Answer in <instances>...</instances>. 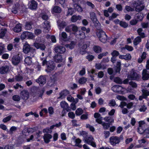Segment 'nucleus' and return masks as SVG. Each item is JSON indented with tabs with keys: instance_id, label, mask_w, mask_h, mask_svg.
Wrapping results in <instances>:
<instances>
[{
	"instance_id": "obj_44",
	"label": "nucleus",
	"mask_w": 149,
	"mask_h": 149,
	"mask_svg": "<svg viewBox=\"0 0 149 149\" xmlns=\"http://www.w3.org/2000/svg\"><path fill=\"white\" fill-rule=\"evenodd\" d=\"M113 81L115 82L118 84H121L123 83L122 80L118 77L114 78Z\"/></svg>"
},
{
	"instance_id": "obj_37",
	"label": "nucleus",
	"mask_w": 149,
	"mask_h": 149,
	"mask_svg": "<svg viewBox=\"0 0 149 149\" xmlns=\"http://www.w3.org/2000/svg\"><path fill=\"white\" fill-rule=\"evenodd\" d=\"M43 23L45 26L44 27V29L48 31V29L50 27V22L47 20L45 21Z\"/></svg>"
},
{
	"instance_id": "obj_15",
	"label": "nucleus",
	"mask_w": 149,
	"mask_h": 149,
	"mask_svg": "<svg viewBox=\"0 0 149 149\" xmlns=\"http://www.w3.org/2000/svg\"><path fill=\"white\" fill-rule=\"evenodd\" d=\"M52 138V135L48 133L45 134L43 136V139L45 142L46 143H48L50 141V139Z\"/></svg>"
},
{
	"instance_id": "obj_52",
	"label": "nucleus",
	"mask_w": 149,
	"mask_h": 149,
	"mask_svg": "<svg viewBox=\"0 0 149 149\" xmlns=\"http://www.w3.org/2000/svg\"><path fill=\"white\" fill-rule=\"evenodd\" d=\"M142 91L143 94L144 96H145L146 98H147V96L149 95V91L143 89Z\"/></svg>"
},
{
	"instance_id": "obj_45",
	"label": "nucleus",
	"mask_w": 149,
	"mask_h": 149,
	"mask_svg": "<svg viewBox=\"0 0 149 149\" xmlns=\"http://www.w3.org/2000/svg\"><path fill=\"white\" fill-rule=\"evenodd\" d=\"M102 125L103 126L104 129L105 130L108 129L110 127V124L109 123L103 122L102 123Z\"/></svg>"
},
{
	"instance_id": "obj_20",
	"label": "nucleus",
	"mask_w": 149,
	"mask_h": 149,
	"mask_svg": "<svg viewBox=\"0 0 149 149\" xmlns=\"http://www.w3.org/2000/svg\"><path fill=\"white\" fill-rule=\"evenodd\" d=\"M8 66H2L0 68V73L2 74H4L7 73L8 70Z\"/></svg>"
},
{
	"instance_id": "obj_7",
	"label": "nucleus",
	"mask_w": 149,
	"mask_h": 149,
	"mask_svg": "<svg viewBox=\"0 0 149 149\" xmlns=\"http://www.w3.org/2000/svg\"><path fill=\"white\" fill-rule=\"evenodd\" d=\"M19 54L13 56L12 59V62L13 65H18L22 60V56H20Z\"/></svg>"
},
{
	"instance_id": "obj_30",
	"label": "nucleus",
	"mask_w": 149,
	"mask_h": 149,
	"mask_svg": "<svg viewBox=\"0 0 149 149\" xmlns=\"http://www.w3.org/2000/svg\"><path fill=\"white\" fill-rule=\"evenodd\" d=\"M18 4H14L13 5L12 9V12L14 14H17L18 9Z\"/></svg>"
},
{
	"instance_id": "obj_55",
	"label": "nucleus",
	"mask_w": 149,
	"mask_h": 149,
	"mask_svg": "<svg viewBox=\"0 0 149 149\" xmlns=\"http://www.w3.org/2000/svg\"><path fill=\"white\" fill-rule=\"evenodd\" d=\"M119 53L118 51L116 50H113L111 53V55L113 56L116 57L119 55Z\"/></svg>"
},
{
	"instance_id": "obj_4",
	"label": "nucleus",
	"mask_w": 149,
	"mask_h": 149,
	"mask_svg": "<svg viewBox=\"0 0 149 149\" xmlns=\"http://www.w3.org/2000/svg\"><path fill=\"white\" fill-rule=\"evenodd\" d=\"M57 79V75L56 73L51 75L47 81V86L50 87L54 86L56 84Z\"/></svg>"
},
{
	"instance_id": "obj_17",
	"label": "nucleus",
	"mask_w": 149,
	"mask_h": 149,
	"mask_svg": "<svg viewBox=\"0 0 149 149\" xmlns=\"http://www.w3.org/2000/svg\"><path fill=\"white\" fill-rule=\"evenodd\" d=\"M70 92L67 89L63 90L61 91L59 93L60 96L58 97L57 98L59 99L61 98L62 97H65L66 96L69 94Z\"/></svg>"
},
{
	"instance_id": "obj_10",
	"label": "nucleus",
	"mask_w": 149,
	"mask_h": 149,
	"mask_svg": "<svg viewBox=\"0 0 149 149\" xmlns=\"http://www.w3.org/2000/svg\"><path fill=\"white\" fill-rule=\"evenodd\" d=\"M54 51L56 53L60 54L64 53L66 51V49L63 46H58L55 47Z\"/></svg>"
},
{
	"instance_id": "obj_24",
	"label": "nucleus",
	"mask_w": 149,
	"mask_h": 149,
	"mask_svg": "<svg viewBox=\"0 0 149 149\" xmlns=\"http://www.w3.org/2000/svg\"><path fill=\"white\" fill-rule=\"evenodd\" d=\"M76 43L74 41H72L70 44L65 45V47L67 48H69L71 49H73Z\"/></svg>"
},
{
	"instance_id": "obj_39",
	"label": "nucleus",
	"mask_w": 149,
	"mask_h": 149,
	"mask_svg": "<svg viewBox=\"0 0 149 149\" xmlns=\"http://www.w3.org/2000/svg\"><path fill=\"white\" fill-rule=\"evenodd\" d=\"M7 31V29H1V32L0 33V38H2L5 36Z\"/></svg>"
},
{
	"instance_id": "obj_32",
	"label": "nucleus",
	"mask_w": 149,
	"mask_h": 149,
	"mask_svg": "<svg viewBox=\"0 0 149 149\" xmlns=\"http://www.w3.org/2000/svg\"><path fill=\"white\" fill-rule=\"evenodd\" d=\"M53 11L56 13H60L61 11V8L58 6H54L52 9Z\"/></svg>"
},
{
	"instance_id": "obj_59",
	"label": "nucleus",
	"mask_w": 149,
	"mask_h": 149,
	"mask_svg": "<svg viewBox=\"0 0 149 149\" xmlns=\"http://www.w3.org/2000/svg\"><path fill=\"white\" fill-rule=\"evenodd\" d=\"M48 111L50 115H52L54 113V108L52 107H49L48 109Z\"/></svg>"
},
{
	"instance_id": "obj_36",
	"label": "nucleus",
	"mask_w": 149,
	"mask_h": 149,
	"mask_svg": "<svg viewBox=\"0 0 149 149\" xmlns=\"http://www.w3.org/2000/svg\"><path fill=\"white\" fill-rule=\"evenodd\" d=\"M32 23L31 22H27L25 26V28L27 30H30L32 28Z\"/></svg>"
},
{
	"instance_id": "obj_14",
	"label": "nucleus",
	"mask_w": 149,
	"mask_h": 149,
	"mask_svg": "<svg viewBox=\"0 0 149 149\" xmlns=\"http://www.w3.org/2000/svg\"><path fill=\"white\" fill-rule=\"evenodd\" d=\"M38 3L35 0H31L29 6L30 9L32 10H36L37 9Z\"/></svg>"
},
{
	"instance_id": "obj_60",
	"label": "nucleus",
	"mask_w": 149,
	"mask_h": 149,
	"mask_svg": "<svg viewBox=\"0 0 149 149\" xmlns=\"http://www.w3.org/2000/svg\"><path fill=\"white\" fill-rule=\"evenodd\" d=\"M143 127H139L138 128V132L141 134H143L144 130L143 129Z\"/></svg>"
},
{
	"instance_id": "obj_33",
	"label": "nucleus",
	"mask_w": 149,
	"mask_h": 149,
	"mask_svg": "<svg viewBox=\"0 0 149 149\" xmlns=\"http://www.w3.org/2000/svg\"><path fill=\"white\" fill-rule=\"evenodd\" d=\"M83 113V110L81 108H77L75 111V114L77 116H79Z\"/></svg>"
},
{
	"instance_id": "obj_9",
	"label": "nucleus",
	"mask_w": 149,
	"mask_h": 149,
	"mask_svg": "<svg viewBox=\"0 0 149 149\" xmlns=\"http://www.w3.org/2000/svg\"><path fill=\"white\" fill-rule=\"evenodd\" d=\"M37 82L41 86L44 85L46 82V78L45 75H41L36 80Z\"/></svg>"
},
{
	"instance_id": "obj_8",
	"label": "nucleus",
	"mask_w": 149,
	"mask_h": 149,
	"mask_svg": "<svg viewBox=\"0 0 149 149\" xmlns=\"http://www.w3.org/2000/svg\"><path fill=\"white\" fill-rule=\"evenodd\" d=\"M135 10L136 12H141L145 8V5L142 1H138L135 3Z\"/></svg>"
},
{
	"instance_id": "obj_27",
	"label": "nucleus",
	"mask_w": 149,
	"mask_h": 149,
	"mask_svg": "<svg viewBox=\"0 0 149 149\" xmlns=\"http://www.w3.org/2000/svg\"><path fill=\"white\" fill-rule=\"evenodd\" d=\"M60 106L63 109H66L67 108L69 109L68 104L64 101H62L61 102Z\"/></svg>"
},
{
	"instance_id": "obj_43",
	"label": "nucleus",
	"mask_w": 149,
	"mask_h": 149,
	"mask_svg": "<svg viewBox=\"0 0 149 149\" xmlns=\"http://www.w3.org/2000/svg\"><path fill=\"white\" fill-rule=\"evenodd\" d=\"M87 81L86 78L85 77H82L79 79L78 82L80 84H84Z\"/></svg>"
},
{
	"instance_id": "obj_16",
	"label": "nucleus",
	"mask_w": 149,
	"mask_h": 149,
	"mask_svg": "<svg viewBox=\"0 0 149 149\" xmlns=\"http://www.w3.org/2000/svg\"><path fill=\"white\" fill-rule=\"evenodd\" d=\"M142 78L143 80H148L149 78V72L146 69H144L142 71Z\"/></svg>"
},
{
	"instance_id": "obj_29",
	"label": "nucleus",
	"mask_w": 149,
	"mask_h": 149,
	"mask_svg": "<svg viewBox=\"0 0 149 149\" xmlns=\"http://www.w3.org/2000/svg\"><path fill=\"white\" fill-rule=\"evenodd\" d=\"M143 31V29L141 28H139L137 30V32L138 34L141 38H143L146 37V36L144 33L142 32Z\"/></svg>"
},
{
	"instance_id": "obj_54",
	"label": "nucleus",
	"mask_w": 149,
	"mask_h": 149,
	"mask_svg": "<svg viewBox=\"0 0 149 149\" xmlns=\"http://www.w3.org/2000/svg\"><path fill=\"white\" fill-rule=\"evenodd\" d=\"M65 110L67 111H70V109L68 108H67L66 109H63L61 112L62 117L64 116L67 113Z\"/></svg>"
},
{
	"instance_id": "obj_18",
	"label": "nucleus",
	"mask_w": 149,
	"mask_h": 149,
	"mask_svg": "<svg viewBox=\"0 0 149 149\" xmlns=\"http://www.w3.org/2000/svg\"><path fill=\"white\" fill-rule=\"evenodd\" d=\"M128 77L131 80H135L138 77V75L136 72L132 71L128 76Z\"/></svg>"
},
{
	"instance_id": "obj_47",
	"label": "nucleus",
	"mask_w": 149,
	"mask_h": 149,
	"mask_svg": "<svg viewBox=\"0 0 149 149\" xmlns=\"http://www.w3.org/2000/svg\"><path fill=\"white\" fill-rule=\"evenodd\" d=\"M68 117L72 119H74L75 116V113L72 111H70L68 113Z\"/></svg>"
},
{
	"instance_id": "obj_23",
	"label": "nucleus",
	"mask_w": 149,
	"mask_h": 149,
	"mask_svg": "<svg viewBox=\"0 0 149 149\" xmlns=\"http://www.w3.org/2000/svg\"><path fill=\"white\" fill-rule=\"evenodd\" d=\"M33 57L30 56L26 57L24 60L25 64H26L27 65H31L32 63V57Z\"/></svg>"
},
{
	"instance_id": "obj_34",
	"label": "nucleus",
	"mask_w": 149,
	"mask_h": 149,
	"mask_svg": "<svg viewBox=\"0 0 149 149\" xmlns=\"http://www.w3.org/2000/svg\"><path fill=\"white\" fill-rule=\"evenodd\" d=\"M102 49L100 47L98 46H94V51L96 53H99L102 52Z\"/></svg>"
},
{
	"instance_id": "obj_12",
	"label": "nucleus",
	"mask_w": 149,
	"mask_h": 149,
	"mask_svg": "<svg viewBox=\"0 0 149 149\" xmlns=\"http://www.w3.org/2000/svg\"><path fill=\"white\" fill-rule=\"evenodd\" d=\"M93 137L91 135L88 136L85 139H83V140L84 142L88 144H90L91 146L93 147Z\"/></svg>"
},
{
	"instance_id": "obj_31",
	"label": "nucleus",
	"mask_w": 149,
	"mask_h": 149,
	"mask_svg": "<svg viewBox=\"0 0 149 149\" xmlns=\"http://www.w3.org/2000/svg\"><path fill=\"white\" fill-rule=\"evenodd\" d=\"M25 129H25V130L22 131V133L25 136H26V133L27 132L29 134L31 133H32L33 132V128L29 127L25 128Z\"/></svg>"
},
{
	"instance_id": "obj_1",
	"label": "nucleus",
	"mask_w": 149,
	"mask_h": 149,
	"mask_svg": "<svg viewBox=\"0 0 149 149\" xmlns=\"http://www.w3.org/2000/svg\"><path fill=\"white\" fill-rule=\"evenodd\" d=\"M41 59L42 61V65H47V69H46L47 72H50L54 69L55 65L53 61L50 60L47 61V57L41 58Z\"/></svg>"
},
{
	"instance_id": "obj_50",
	"label": "nucleus",
	"mask_w": 149,
	"mask_h": 149,
	"mask_svg": "<svg viewBox=\"0 0 149 149\" xmlns=\"http://www.w3.org/2000/svg\"><path fill=\"white\" fill-rule=\"evenodd\" d=\"M12 99L14 101H19L20 100V97L18 95H15L13 96Z\"/></svg>"
},
{
	"instance_id": "obj_5",
	"label": "nucleus",
	"mask_w": 149,
	"mask_h": 149,
	"mask_svg": "<svg viewBox=\"0 0 149 149\" xmlns=\"http://www.w3.org/2000/svg\"><path fill=\"white\" fill-rule=\"evenodd\" d=\"M123 139L122 136H120L118 137L116 136H112L109 139V142L113 146H115L117 144H118L121 140Z\"/></svg>"
},
{
	"instance_id": "obj_40",
	"label": "nucleus",
	"mask_w": 149,
	"mask_h": 149,
	"mask_svg": "<svg viewBox=\"0 0 149 149\" xmlns=\"http://www.w3.org/2000/svg\"><path fill=\"white\" fill-rule=\"evenodd\" d=\"M74 12V8H68V11L67 13V16L72 15Z\"/></svg>"
},
{
	"instance_id": "obj_58",
	"label": "nucleus",
	"mask_w": 149,
	"mask_h": 149,
	"mask_svg": "<svg viewBox=\"0 0 149 149\" xmlns=\"http://www.w3.org/2000/svg\"><path fill=\"white\" fill-rule=\"evenodd\" d=\"M95 90L96 93L97 94H100L102 92L101 88L98 87H96L95 88Z\"/></svg>"
},
{
	"instance_id": "obj_35",
	"label": "nucleus",
	"mask_w": 149,
	"mask_h": 149,
	"mask_svg": "<svg viewBox=\"0 0 149 149\" xmlns=\"http://www.w3.org/2000/svg\"><path fill=\"white\" fill-rule=\"evenodd\" d=\"M143 135L144 138H149V128L144 130Z\"/></svg>"
},
{
	"instance_id": "obj_51",
	"label": "nucleus",
	"mask_w": 149,
	"mask_h": 149,
	"mask_svg": "<svg viewBox=\"0 0 149 149\" xmlns=\"http://www.w3.org/2000/svg\"><path fill=\"white\" fill-rule=\"evenodd\" d=\"M108 54V53L107 52L100 54L98 56L97 58L99 59H101L102 58L103 56H106Z\"/></svg>"
},
{
	"instance_id": "obj_28",
	"label": "nucleus",
	"mask_w": 149,
	"mask_h": 149,
	"mask_svg": "<svg viewBox=\"0 0 149 149\" xmlns=\"http://www.w3.org/2000/svg\"><path fill=\"white\" fill-rule=\"evenodd\" d=\"M104 120L105 121L108 122V123L110 124L114 122V119L110 116L106 117L104 118Z\"/></svg>"
},
{
	"instance_id": "obj_61",
	"label": "nucleus",
	"mask_w": 149,
	"mask_h": 149,
	"mask_svg": "<svg viewBox=\"0 0 149 149\" xmlns=\"http://www.w3.org/2000/svg\"><path fill=\"white\" fill-rule=\"evenodd\" d=\"M15 79L17 81H22L23 77L22 76L19 75L15 76Z\"/></svg>"
},
{
	"instance_id": "obj_48",
	"label": "nucleus",
	"mask_w": 149,
	"mask_h": 149,
	"mask_svg": "<svg viewBox=\"0 0 149 149\" xmlns=\"http://www.w3.org/2000/svg\"><path fill=\"white\" fill-rule=\"evenodd\" d=\"M140 108L139 109V110L140 112H145L147 109L146 106L144 105H141L140 107Z\"/></svg>"
},
{
	"instance_id": "obj_26",
	"label": "nucleus",
	"mask_w": 149,
	"mask_h": 149,
	"mask_svg": "<svg viewBox=\"0 0 149 149\" xmlns=\"http://www.w3.org/2000/svg\"><path fill=\"white\" fill-rule=\"evenodd\" d=\"M146 54L145 52H143L142 54L141 55V58H139L138 60V62L140 63L142 62L143 60L146 58Z\"/></svg>"
},
{
	"instance_id": "obj_63",
	"label": "nucleus",
	"mask_w": 149,
	"mask_h": 149,
	"mask_svg": "<svg viewBox=\"0 0 149 149\" xmlns=\"http://www.w3.org/2000/svg\"><path fill=\"white\" fill-rule=\"evenodd\" d=\"M124 48L127 49L129 51H132L133 49V48L132 47L128 45H126Z\"/></svg>"
},
{
	"instance_id": "obj_3",
	"label": "nucleus",
	"mask_w": 149,
	"mask_h": 149,
	"mask_svg": "<svg viewBox=\"0 0 149 149\" xmlns=\"http://www.w3.org/2000/svg\"><path fill=\"white\" fill-rule=\"evenodd\" d=\"M96 35L102 42L105 43L107 40V36L105 32L102 30H99L96 32Z\"/></svg>"
},
{
	"instance_id": "obj_21",
	"label": "nucleus",
	"mask_w": 149,
	"mask_h": 149,
	"mask_svg": "<svg viewBox=\"0 0 149 149\" xmlns=\"http://www.w3.org/2000/svg\"><path fill=\"white\" fill-rule=\"evenodd\" d=\"M95 20H96V21L95 23H94V24L95 26L97 29V31L99 30H102L101 29V26L100 24L99 23L98 21L97 20L96 17L94 15V21Z\"/></svg>"
},
{
	"instance_id": "obj_41",
	"label": "nucleus",
	"mask_w": 149,
	"mask_h": 149,
	"mask_svg": "<svg viewBox=\"0 0 149 149\" xmlns=\"http://www.w3.org/2000/svg\"><path fill=\"white\" fill-rule=\"evenodd\" d=\"M6 51V49L4 45H0V56L1 55Z\"/></svg>"
},
{
	"instance_id": "obj_22",
	"label": "nucleus",
	"mask_w": 149,
	"mask_h": 149,
	"mask_svg": "<svg viewBox=\"0 0 149 149\" xmlns=\"http://www.w3.org/2000/svg\"><path fill=\"white\" fill-rule=\"evenodd\" d=\"M122 87L119 85L114 86L111 88V89L114 92H117L122 90Z\"/></svg>"
},
{
	"instance_id": "obj_13",
	"label": "nucleus",
	"mask_w": 149,
	"mask_h": 149,
	"mask_svg": "<svg viewBox=\"0 0 149 149\" xmlns=\"http://www.w3.org/2000/svg\"><path fill=\"white\" fill-rule=\"evenodd\" d=\"M54 61L58 63H61L63 60H65V58H63L62 55L57 54L54 56Z\"/></svg>"
},
{
	"instance_id": "obj_53",
	"label": "nucleus",
	"mask_w": 149,
	"mask_h": 149,
	"mask_svg": "<svg viewBox=\"0 0 149 149\" xmlns=\"http://www.w3.org/2000/svg\"><path fill=\"white\" fill-rule=\"evenodd\" d=\"M137 19H139V21H141L143 18V15L141 13H138L136 15Z\"/></svg>"
},
{
	"instance_id": "obj_38",
	"label": "nucleus",
	"mask_w": 149,
	"mask_h": 149,
	"mask_svg": "<svg viewBox=\"0 0 149 149\" xmlns=\"http://www.w3.org/2000/svg\"><path fill=\"white\" fill-rule=\"evenodd\" d=\"M87 47V45L86 44H84L81 47V50L80 51V53L82 54H84L86 53V49Z\"/></svg>"
},
{
	"instance_id": "obj_6",
	"label": "nucleus",
	"mask_w": 149,
	"mask_h": 149,
	"mask_svg": "<svg viewBox=\"0 0 149 149\" xmlns=\"http://www.w3.org/2000/svg\"><path fill=\"white\" fill-rule=\"evenodd\" d=\"M34 37L33 33L31 32L25 31L23 32L21 36V38L22 40L32 39Z\"/></svg>"
},
{
	"instance_id": "obj_46",
	"label": "nucleus",
	"mask_w": 149,
	"mask_h": 149,
	"mask_svg": "<svg viewBox=\"0 0 149 149\" xmlns=\"http://www.w3.org/2000/svg\"><path fill=\"white\" fill-rule=\"evenodd\" d=\"M80 135L83 136V139H85L88 136V133L85 131L82 130L80 132Z\"/></svg>"
},
{
	"instance_id": "obj_11",
	"label": "nucleus",
	"mask_w": 149,
	"mask_h": 149,
	"mask_svg": "<svg viewBox=\"0 0 149 149\" xmlns=\"http://www.w3.org/2000/svg\"><path fill=\"white\" fill-rule=\"evenodd\" d=\"M20 96L22 98L23 100H27L29 97V93L27 90H23L21 92Z\"/></svg>"
},
{
	"instance_id": "obj_19",
	"label": "nucleus",
	"mask_w": 149,
	"mask_h": 149,
	"mask_svg": "<svg viewBox=\"0 0 149 149\" xmlns=\"http://www.w3.org/2000/svg\"><path fill=\"white\" fill-rule=\"evenodd\" d=\"M22 24L19 23L17 24L13 29V30L15 33H19L22 30Z\"/></svg>"
},
{
	"instance_id": "obj_2",
	"label": "nucleus",
	"mask_w": 149,
	"mask_h": 149,
	"mask_svg": "<svg viewBox=\"0 0 149 149\" xmlns=\"http://www.w3.org/2000/svg\"><path fill=\"white\" fill-rule=\"evenodd\" d=\"M23 50L24 53L28 54L31 57H34L36 54V49L31 47L28 44L23 46Z\"/></svg>"
},
{
	"instance_id": "obj_25",
	"label": "nucleus",
	"mask_w": 149,
	"mask_h": 149,
	"mask_svg": "<svg viewBox=\"0 0 149 149\" xmlns=\"http://www.w3.org/2000/svg\"><path fill=\"white\" fill-rule=\"evenodd\" d=\"M81 19V17L80 15L77 16L76 15H73L71 18V20L73 22H76L78 20H80Z\"/></svg>"
},
{
	"instance_id": "obj_57",
	"label": "nucleus",
	"mask_w": 149,
	"mask_h": 149,
	"mask_svg": "<svg viewBox=\"0 0 149 149\" xmlns=\"http://www.w3.org/2000/svg\"><path fill=\"white\" fill-rule=\"evenodd\" d=\"M120 24L121 26L125 28L127 27L128 26V25L127 23L126 22L121 21L120 22Z\"/></svg>"
},
{
	"instance_id": "obj_42",
	"label": "nucleus",
	"mask_w": 149,
	"mask_h": 149,
	"mask_svg": "<svg viewBox=\"0 0 149 149\" xmlns=\"http://www.w3.org/2000/svg\"><path fill=\"white\" fill-rule=\"evenodd\" d=\"M141 41L140 37L138 36L135 38L134 41V44L135 45H137Z\"/></svg>"
},
{
	"instance_id": "obj_56",
	"label": "nucleus",
	"mask_w": 149,
	"mask_h": 149,
	"mask_svg": "<svg viewBox=\"0 0 149 149\" xmlns=\"http://www.w3.org/2000/svg\"><path fill=\"white\" fill-rule=\"evenodd\" d=\"M11 116H9L3 119V122L4 123H6L8 121H10L11 118Z\"/></svg>"
},
{
	"instance_id": "obj_49",
	"label": "nucleus",
	"mask_w": 149,
	"mask_h": 149,
	"mask_svg": "<svg viewBox=\"0 0 149 149\" xmlns=\"http://www.w3.org/2000/svg\"><path fill=\"white\" fill-rule=\"evenodd\" d=\"M116 102L114 100L112 99L110 100L108 103L109 106L114 107L116 105Z\"/></svg>"
},
{
	"instance_id": "obj_64",
	"label": "nucleus",
	"mask_w": 149,
	"mask_h": 149,
	"mask_svg": "<svg viewBox=\"0 0 149 149\" xmlns=\"http://www.w3.org/2000/svg\"><path fill=\"white\" fill-rule=\"evenodd\" d=\"M67 35L66 33L65 32H63L61 33V39L64 41L65 39L67 38Z\"/></svg>"
},
{
	"instance_id": "obj_62",
	"label": "nucleus",
	"mask_w": 149,
	"mask_h": 149,
	"mask_svg": "<svg viewBox=\"0 0 149 149\" xmlns=\"http://www.w3.org/2000/svg\"><path fill=\"white\" fill-rule=\"evenodd\" d=\"M125 9L128 12L132 11L134 10V8L127 6H125Z\"/></svg>"
}]
</instances>
